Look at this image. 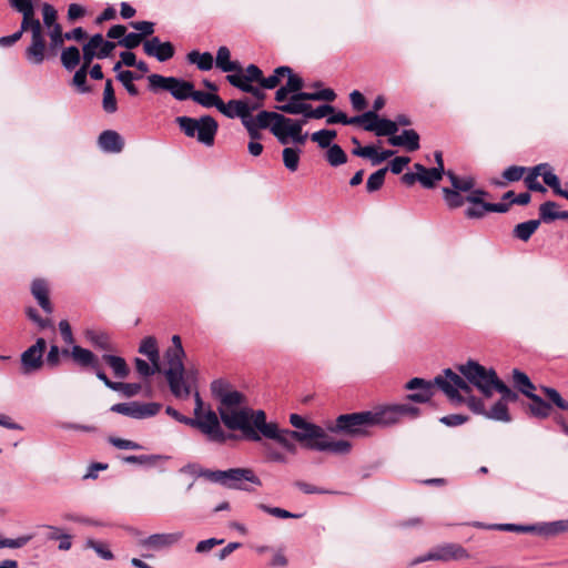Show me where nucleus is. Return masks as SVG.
<instances>
[{
	"mask_svg": "<svg viewBox=\"0 0 568 568\" xmlns=\"http://www.w3.org/2000/svg\"><path fill=\"white\" fill-rule=\"evenodd\" d=\"M211 392L219 399V413L227 429L240 430L243 437L251 442H260L265 437L283 447L294 439L291 429H280L276 423H267L265 412L248 407L245 396L233 389L225 381H213Z\"/></svg>",
	"mask_w": 568,
	"mask_h": 568,
	"instance_id": "obj_1",
	"label": "nucleus"
},
{
	"mask_svg": "<svg viewBox=\"0 0 568 568\" xmlns=\"http://www.w3.org/2000/svg\"><path fill=\"white\" fill-rule=\"evenodd\" d=\"M434 386H437L454 404L464 402L460 392L471 393V387L468 386L459 374L450 368H446L433 381H426L420 377H414L408 381L405 388L417 392L407 395V399L419 404L428 403L434 396Z\"/></svg>",
	"mask_w": 568,
	"mask_h": 568,
	"instance_id": "obj_2",
	"label": "nucleus"
},
{
	"mask_svg": "<svg viewBox=\"0 0 568 568\" xmlns=\"http://www.w3.org/2000/svg\"><path fill=\"white\" fill-rule=\"evenodd\" d=\"M185 353L179 335H173L172 346L165 352L168 368L164 376L175 398L186 399L196 387V371L186 369L183 365Z\"/></svg>",
	"mask_w": 568,
	"mask_h": 568,
	"instance_id": "obj_3",
	"label": "nucleus"
},
{
	"mask_svg": "<svg viewBox=\"0 0 568 568\" xmlns=\"http://www.w3.org/2000/svg\"><path fill=\"white\" fill-rule=\"evenodd\" d=\"M292 437L307 449L329 452L335 455H346L352 449L347 440H334L324 428L313 423H305L300 429L292 430Z\"/></svg>",
	"mask_w": 568,
	"mask_h": 568,
	"instance_id": "obj_4",
	"label": "nucleus"
},
{
	"mask_svg": "<svg viewBox=\"0 0 568 568\" xmlns=\"http://www.w3.org/2000/svg\"><path fill=\"white\" fill-rule=\"evenodd\" d=\"M197 476L204 477L229 489L251 491L247 483L262 486V480L251 468H230L226 470L200 469Z\"/></svg>",
	"mask_w": 568,
	"mask_h": 568,
	"instance_id": "obj_5",
	"label": "nucleus"
},
{
	"mask_svg": "<svg viewBox=\"0 0 568 568\" xmlns=\"http://www.w3.org/2000/svg\"><path fill=\"white\" fill-rule=\"evenodd\" d=\"M194 397V417L192 419H200L202 423L209 425L210 430L205 427L197 428L203 435L206 436L207 440L217 444H225L229 439L233 438L232 434L225 433L221 426V415L213 410L210 406L205 409L202 397L197 390V386L190 394Z\"/></svg>",
	"mask_w": 568,
	"mask_h": 568,
	"instance_id": "obj_6",
	"label": "nucleus"
},
{
	"mask_svg": "<svg viewBox=\"0 0 568 568\" xmlns=\"http://www.w3.org/2000/svg\"><path fill=\"white\" fill-rule=\"evenodd\" d=\"M457 368L469 387L475 386L485 397L493 395L494 386L499 378L494 368H487L473 359L458 365Z\"/></svg>",
	"mask_w": 568,
	"mask_h": 568,
	"instance_id": "obj_7",
	"label": "nucleus"
},
{
	"mask_svg": "<svg viewBox=\"0 0 568 568\" xmlns=\"http://www.w3.org/2000/svg\"><path fill=\"white\" fill-rule=\"evenodd\" d=\"M148 81L150 91H166L178 101H185L190 99L194 88V84L190 81L176 77H164L156 73L150 74L148 77Z\"/></svg>",
	"mask_w": 568,
	"mask_h": 568,
	"instance_id": "obj_8",
	"label": "nucleus"
},
{
	"mask_svg": "<svg viewBox=\"0 0 568 568\" xmlns=\"http://www.w3.org/2000/svg\"><path fill=\"white\" fill-rule=\"evenodd\" d=\"M369 427H372V419L371 412L367 410L339 415L336 418L335 424L328 427V430L351 436H361L366 434V430Z\"/></svg>",
	"mask_w": 568,
	"mask_h": 568,
	"instance_id": "obj_9",
	"label": "nucleus"
},
{
	"mask_svg": "<svg viewBox=\"0 0 568 568\" xmlns=\"http://www.w3.org/2000/svg\"><path fill=\"white\" fill-rule=\"evenodd\" d=\"M30 26L28 30L31 32V42L26 48L24 57L30 64L40 65L45 60L47 43L42 24L36 18V13L29 19Z\"/></svg>",
	"mask_w": 568,
	"mask_h": 568,
	"instance_id": "obj_10",
	"label": "nucleus"
},
{
	"mask_svg": "<svg viewBox=\"0 0 568 568\" xmlns=\"http://www.w3.org/2000/svg\"><path fill=\"white\" fill-rule=\"evenodd\" d=\"M47 348V342L44 338L39 337L36 343L29 346L20 356L21 373L23 375H30L39 372L43 365V355Z\"/></svg>",
	"mask_w": 568,
	"mask_h": 568,
	"instance_id": "obj_11",
	"label": "nucleus"
},
{
	"mask_svg": "<svg viewBox=\"0 0 568 568\" xmlns=\"http://www.w3.org/2000/svg\"><path fill=\"white\" fill-rule=\"evenodd\" d=\"M159 403H118L110 407V410L135 419H144L155 416L161 410Z\"/></svg>",
	"mask_w": 568,
	"mask_h": 568,
	"instance_id": "obj_12",
	"label": "nucleus"
},
{
	"mask_svg": "<svg viewBox=\"0 0 568 568\" xmlns=\"http://www.w3.org/2000/svg\"><path fill=\"white\" fill-rule=\"evenodd\" d=\"M10 6L22 14V21L20 29L6 37L0 38V47H10L17 41H19L24 31H28V27L30 26L29 19H31V14H34V6L32 0H8Z\"/></svg>",
	"mask_w": 568,
	"mask_h": 568,
	"instance_id": "obj_13",
	"label": "nucleus"
},
{
	"mask_svg": "<svg viewBox=\"0 0 568 568\" xmlns=\"http://www.w3.org/2000/svg\"><path fill=\"white\" fill-rule=\"evenodd\" d=\"M115 43L103 39L102 34L97 33L83 45V64L89 69L94 57L105 59L114 50Z\"/></svg>",
	"mask_w": 568,
	"mask_h": 568,
	"instance_id": "obj_14",
	"label": "nucleus"
},
{
	"mask_svg": "<svg viewBox=\"0 0 568 568\" xmlns=\"http://www.w3.org/2000/svg\"><path fill=\"white\" fill-rule=\"evenodd\" d=\"M288 121L287 118L278 112L261 111L255 118L253 123L260 129H270L274 136L280 143H284L285 140L281 131V124Z\"/></svg>",
	"mask_w": 568,
	"mask_h": 568,
	"instance_id": "obj_15",
	"label": "nucleus"
},
{
	"mask_svg": "<svg viewBox=\"0 0 568 568\" xmlns=\"http://www.w3.org/2000/svg\"><path fill=\"white\" fill-rule=\"evenodd\" d=\"M258 108H261L260 103L248 104L246 100H230L227 103L223 102L219 111L230 119L239 118L243 123Z\"/></svg>",
	"mask_w": 568,
	"mask_h": 568,
	"instance_id": "obj_16",
	"label": "nucleus"
},
{
	"mask_svg": "<svg viewBox=\"0 0 568 568\" xmlns=\"http://www.w3.org/2000/svg\"><path fill=\"white\" fill-rule=\"evenodd\" d=\"M143 51L146 55L155 58L160 62H165L173 58L175 53L174 45L170 42H161L159 37H152L143 42Z\"/></svg>",
	"mask_w": 568,
	"mask_h": 568,
	"instance_id": "obj_17",
	"label": "nucleus"
},
{
	"mask_svg": "<svg viewBox=\"0 0 568 568\" xmlns=\"http://www.w3.org/2000/svg\"><path fill=\"white\" fill-rule=\"evenodd\" d=\"M433 558L438 561L469 559L470 554L466 548L456 542H446L433 548Z\"/></svg>",
	"mask_w": 568,
	"mask_h": 568,
	"instance_id": "obj_18",
	"label": "nucleus"
},
{
	"mask_svg": "<svg viewBox=\"0 0 568 568\" xmlns=\"http://www.w3.org/2000/svg\"><path fill=\"white\" fill-rule=\"evenodd\" d=\"M287 120L288 121L281 124L282 138L285 140L283 144H287L290 138L296 144H304L307 139V133L303 134L302 128L306 123V120H293L291 118H287Z\"/></svg>",
	"mask_w": 568,
	"mask_h": 568,
	"instance_id": "obj_19",
	"label": "nucleus"
},
{
	"mask_svg": "<svg viewBox=\"0 0 568 568\" xmlns=\"http://www.w3.org/2000/svg\"><path fill=\"white\" fill-rule=\"evenodd\" d=\"M303 95H308V92H300L295 94H291L288 101L286 103L276 105L275 109L292 115L307 113L310 105L306 101H311L310 98H303Z\"/></svg>",
	"mask_w": 568,
	"mask_h": 568,
	"instance_id": "obj_20",
	"label": "nucleus"
},
{
	"mask_svg": "<svg viewBox=\"0 0 568 568\" xmlns=\"http://www.w3.org/2000/svg\"><path fill=\"white\" fill-rule=\"evenodd\" d=\"M183 538L182 531L168 534H153L142 541L144 547L153 550H160L178 544Z\"/></svg>",
	"mask_w": 568,
	"mask_h": 568,
	"instance_id": "obj_21",
	"label": "nucleus"
},
{
	"mask_svg": "<svg viewBox=\"0 0 568 568\" xmlns=\"http://www.w3.org/2000/svg\"><path fill=\"white\" fill-rule=\"evenodd\" d=\"M216 131L217 122L212 116L204 115L199 119V129H196L195 136L199 142L211 146L214 143Z\"/></svg>",
	"mask_w": 568,
	"mask_h": 568,
	"instance_id": "obj_22",
	"label": "nucleus"
},
{
	"mask_svg": "<svg viewBox=\"0 0 568 568\" xmlns=\"http://www.w3.org/2000/svg\"><path fill=\"white\" fill-rule=\"evenodd\" d=\"M303 79L300 75L295 74L291 69V73L287 74V81L285 85H282L276 90L274 99L275 101L282 103L286 101L288 94L303 92Z\"/></svg>",
	"mask_w": 568,
	"mask_h": 568,
	"instance_id": "obj_23",
	"label": "nucleus"
},
{
	"mask_svg": "<svg viewBox=\"0 0 568 568\" xmlns=\"http://www.w3.org/2000/svg\"><path fill=\"white\" fill-rule=\"evenodd\" d=\"M399 410L396 405L386 406L376 412H371L372 426H390L399 419Z\"/></svg>",
	"mask_w": 568,
	"mask_h": 568,
	"instance_id": "obj_24",
	"label": "nucleus"
},
{
	"mask_svg": "<svg viewBox=\"0 0 568 568\" xmlns=\"http://www.w3.org/2000/svg\"><path fill=\"white\" fill-rule=\"evenodd\" d=\"M388 143L393 146H404L413 152L419 149V135L415 130H403L399 135L388 138Z\"/></svg>",
	"mask_w": 568,
	"mask_h": 568,
	"instance_id": "obj_25",
	"label": "nucleus"
},
{
	"mask_svg": "<svg viewBox=\"0 0 568 568\" xmlns=\"http://www.w3.org/2000/svg\"><path fill=\"white\" fill-rule=\"evenodd\" d=\"M31 293L37 300L40 307L48 314L53 312V307L49 300V288L48 284L42 278H37L32 282Z\"/></svg>",
	"mask_w": 568,
	"mask_h": 568,
	"instance_id": "obj_26",
	"label": "nucleus"
},
{
	"mask_svg": "<svg viewBox=\"0 0 568 568\" xmlns=\"http://www.w3.org/2000/svg\"><path fill=\"white\" fill-rule=\"evenodd\" d=\"M99 146L104 152L119 153L123 149L122 136L112 130L103 131L99 136Z\"/></svg>",
	"mask_w": 568,
	"mask_h": 568,
	"instance_id": "obj_27",
	"label": "nucleus"
},
{
	"mask_svg": "<svg viewBox=\"0 0 568 568\" xmlns=\"http://www.w3.org/2000/svg\"><path fill=\"white\" fill-rule=\"evenodd\" d=\"M215 64L222 72L230 74L232 72H242L241 63L231 60V51L224 45L220 47L216 51Z\"/></svg>",
	"mask_w": 568,
	"mask_h": 568,
	"instance_id": "obj_28",
	"label": "nucleus"
},
{
	"mask_svg": "<svg viewBox=\"0 0 568 568\" xmlns=\"http://www.w3.org/2000/svg\"><path fill=\"white\" fill-rule=\"evenodd\" d=\"M413 168L415 171H418V182L426 189L434 187L435 183L444 176V174L439 173V169H427L420 163H415Z\"/></svg>",
	"mask_w": 568,
	"mask_h": 568,
	"instance_id": "obj_29",
	"label": "nucleus"
},
{
	"mask_svg": "<svg viewBox=\"0 0 568 568\" xmlns=\"http://www.w3.org/2000/svg\"><path fill=\"white\" fill-rule=\"evenodd\" d=\"M70 355L81 367H90L92 369L99 363L98 357L90 349L79 345L72 347Z\"/></svg>",
	"mask_w": 568,
	"mask_h": 568,
	"instance_id": "obj_30",
	"label": "nucleus"
},
{
	"mask_svg": "<svg viewBox=\"0 0 568 568\" xmlns=\"http://www.w3.org/2000/svg\"><path fill=\"white\" fill-rule=\"evenodd\" d=\"M531 404H529L528 409L530 414L536 418H547L551 413V405L545 402L539 395L531 393L527 396Z\"/></svg>",
	"mask_w": 568,
	"mask_h": 568,
	"instance_id": "obj_31",
	"label": "nucleus"
},
{
	"mask_svg": "<svg viewBox=\"0 0 568 568\" xmlns=\"http://www.w3.org/2000/svg\"><path fill=\"white\" fill-rule=\"evenodd\" d=\"M102 359L111 367L115 377L123 379L129 376L130 368L124 358L116 355L104 354Z\"/></svg>",
	"mask_w": 568,
	"mask_h": 568,
	"instance_id": "obj_32",
	"label": "nucleus"
},
{
	"mask_svg": "<svg viewBox=\"0 0 568 568\" xmlns=\"http://www.w3.org/2000/svg\"><path fill=\"white\" fill-rule=\"evenodd\" d=\"M226 80L231 85L237 88L242 92L250 93L254 99L257 100L256 103H260L262 105V102L266 97V94L262 90L263 88H258L250 83H244L235 77H226Z\"/></svg>",
	"mask_w": 568,
	"mask_h": 568,
	"instance_id": "obj_33",
	"label": "nucleus"
},
{
	"mask_svg": "<svg viewBox=\"0 0 568 568\" xmlns=\"http://www.w3.org/2000/svg\"><path fill=\"white\" fill-rule=\"evenodd\" d=\"M446 176L450 181L452 189L458 192H469L476 184V180L471 175L458 176L452 170H448Z\"/></svg>",
	"mask_w": 568,
	"mask_h": 568,
	"instance_id": "obj_34",
	"label": "nucleus"
},
{
	"mask_svg": "<svg viewBox=\"0 0 568 568\" xmlns=\"http://www.w3.org/2000/svg\"><path fill=\"white\" fill-rule=\"evenodd\" d=\"M190 99L204 108L215 106L217 110H220V106L223 105V101L219 95L200 90L193 89Z\"/></svg>",
	"mask_w": 568,
	"mask_h": 568,
	"instance_id": "obj_35",
	"label": "nucleus"
},
{
	"mask_svg": "<svg viewBox=\"0 0 568 568\" xmlns=\"http://www.w3.org/2000/svg\"><path fill=\"white\" fill-rule=\"evenodd\" d=\"M549 169L548 163H540L531 168L525 178V183L530 191L545 193L546 187L537 181V178L541 174V170Z\"/></svg>",
	"mask_w": 568,
	"mask_h": 568,
	"instance_id": "obj_36",
	"label": "nucleus"
},
{
	"mask_svg": "<svg viewBox=\"0 0 568 568\" xmlns=\"http://www.w3.org/2000/svg\"><path fill=\"white\" fill-rule=\"evenodd\" d=\"M186 59L189 63L196 64L201 71H209L213 68L214 59L210 52H199L193 50L187 53Z\"/></svg>",
	"mask_w": 568,
	"mask_h": 568,
	"instance_id": "obj_37",
	"label": "nucleus"
},
{
	"mask_svg": "<svg viewBox=\"0 0 568 568\" xmlns=\"http://www.w3.org/2000/svg\"><path fill=\"white\" fill-rule=\"evenodd\" d=\"M485 417L496 422L509 423L511 416L508 406L504 400H497L489 410L485 413Z\"/></svg>",
	"mask_w": 568,
	"mask_h": 568,
	"instance_id": "obj_38",
	"label": "nucleus"
},
{
	"mask_svg": "<svg viewBox=\"0 0 568 568\" xmlns=\"http://www.w3.org/2000/svg\"><path fill=\"white\" fill-rule=\"evenodd\" d=\"M226 77H235V78L240 79V81H242L244 83H250V84H252L253 82H257L261 85L262 80H263V72L257 65L248 64L245 69V73H243V71L235 72V73L227 74Z\"/></svg>",
	"mask_w": 568,
	"mask_h": 568,
	"instance_id": "obj_39",
	"label": "nucleus"
},
{
	"mask_svg": "<svg viewBox=\"0 0 568 568\" xmlns=\"http://www.w3.org/2000/svg\"><path fill=\"white\" fill-rule=\"evenodd\" d=\"M513 383L514 386L525 396L534 393L536 386L531 383L530 378L524 372L515 368L513 371Z\"/></svg>",
	"mask_w": 568,
	"mask_h": 568,
	"instance_id": "obj_40",
	"label": "nucleus"
},
{
	"mask_svg": "<svg viewBox=\"0 0 568 568\" xmlns=\"http://www.w3.org/2000/svg\"><path fill=\"white\" fill-rule=\"evenodd\" d=\"M540 225V220H529L515 226L514 236L527 242Z\"/></svg>",
	"mask_w": 568,
	"mask_h": 568,
	"instance_id": "obj_41",
	"label": "nucleus"
},
{
	"mask_svg": "<svg viewBox=\"0 0 568 568\" xmlns=\"http://www.w3.org/2000/svg\"><path fill=\"white\" fill-rule=\"evenodd\" d=\"M102 109L104 112H106L109 114L115 113L118 111L115 93H114L112 81L110 79L106 80L105 85H104Z\"/></svg>",
	"mask_w": 568,
	"mask_h": 568,
	"instance_id": "obj_42",
	"label": "nucleus"
},
{
	"mask_svg": "<svg viewBox=\"0 0 568 568\" xmlns=\"http://www.w3.org/2000/svg\"><path fill=\"white\" fill-rule=\"evenodd\" d=\"M80 51L74 45L65 48L61 53L62 65L69 71L75 69V67L80 63Z\"/></svg>",
	"mask_w": 568,
	"mask_h": 568,
	"instance_id": "obj_43",
	"label": "nucleus"
},
{
	"mask_svg": "<svg viewBox=\"0 0 568 568\" xmlns=\"http://www.w3.org/2000/svg\"><path fill=\"white\" fill-rule=\"evenodd\" d=\"M489 528L504 530V531H514V532H535L540 535V524L535 525H517V524H496L489 526Z\"/></svg>",
	"mask_w": 568,
	"mask_h": 568,
	"instance_id": "obj_44",
	"label": "nucleus"
},
{
	"mask_svg": "<svg viewBox=\"0 0 568 568\" xmlns=\"http://www.w3.org/2000/svg\"><path fill=\"white\" fill-rule=\"evenodd\" d=\"M566 531H568V519L540 524L541 536H556Z\"/></svg>",
	"mask_w": 568,
	"mask_h": 568,
	"instance_id": "obj_45",
	"label": "nucleus"
},
{
	"mask_svg": "<svg viewBox=\"0 0 568 568\" xmlns=\"http://www.w3.org/2000/svg\"><path fill=\"white\" fill-rule=\"evenodd\" d=\"M284 166L290 172H295L298 169L301 150L297 148H285L282 152Z\"/></svg>",
	"mask_w": 568,
	"mask_h": 568,
	"instance_id": "obj_46",
	"label": "nucleus"
},
{
	"mask_svg": "<svg viewBox=\"0 0 568 568\" xmlns=\"http://www.w3.org/2000/svg\"><path fill=\"white\" fill-rule=\"evenodd\" d=\"M165 413L169 416H171L172 418H174L176 422L181 423V424L191 426V427L196 428V429L205 427V428H207L210 430L209 425L202 423V420H200V419H192V417H186V416L182 415L181 413H179L172 406H168L165 408Z\"/></svg>",
	"mask_w": 568,
	"mask_h": 568,
	"instance_id": "obj_47",
	"label": "nucleus"
},
{
	"mask_svg": "<svg viewBox=\"0 0 568 568\" xmlns=\"http://www.w3.org/2000/svg\"><path fill=\"white\" fill-rule=\"evenodd\" d=\"M460 193L454 189L443 187L444 201L449 209H457L464 205L466 196L464 197Z\"/></svg>",
	"mask_w": 568,
	"mask_h": 568,
	"instance_id": "obj_48",
	"label": "nucleus"
},
{
	"mask_svg": "<svg viewBox=\"0 0 568 568\" xmlns=\"http://www.w3.org/2000/svg\"><path fill=\"white\" fill-rule=\"evenodd\" d=\"M326 160L332 166H338L347 161V155L338 144H333L326 152Z\"/></svg>",
	"mask_w": 568,
	"mask_h": 568,
	"instance_id": "obj_49",
	"label": "nucleus"
},
{
	"mask_svg": "<svg viewBox=\"0 0 568 568\" xmlns=\"http://www.w3.org/2000/svg\"><path fill=\"white\" fill-rule=\"evenodd\" d=\"M387 171H388L387 166L382 168L368 176L367 182H366L367 192H369V193L376 192L383 186Z\"/></svg>",
	"mask_w": 568,
	"mask_h": 568,
	"instance_id": "obj_50",
	"label": "nucleus"
},
{
	"mask_svg": "<svg viewBox=\"0 0 568 568\" xmlns=\"http://www.w3.org/2000/svg\"><path fill=\"white\" fill-rule=\"evenodd\" d=\"M162 457L160 455H130L123 458L124 463L145 467H154Z\"/></svg>",
	"mask_w": 568,
	"mask_h": 568,
	"instance_id": "obj_51",
	"label": "nucleus"
},
{
	"mask_svg": "<svg viewBox=\"0 0 568 568\" xmlns=\"http://www.w3.org/2000/svg\"><path fill=\"white\" fill-rule=\"evenodd\" d=\"M376 130L374 133L377 136H393L397 132V123L393 122V120L379 118L377 120Z\"/></svg>",
	"mask_w": 568,
	"mask_h": 568,
	"instance_id": "obj_52",
	"label": "nucleus"
},
{
	"mask_svg": "<svg viewBox=\"0 0 568 568\" xmlns=\"http://www.w3.org/2000/svg\"><path fill=\"white\" fill-rule=\"evenodd\" d=\"M557 207L558 205L551 201L542 203L539 207L540 221L549 223L557 220V215L559 214Z\"/></svg>",
	"mask_w": 568,
	"mask_h": 568,
	"instance_id": "obj_53",
	"label": "nucleus"
},
{
	"mask_svg": "<svg viewBox=\"0 0 568 568\" xmlns=\"http://www.w3.org/2000/svg\"><path fill=\"white\" fill-rule=\"evenodd\" d=\"M139 352L145 355L148 358H156L158 355H160L156 339L153 336L143 338L140 344Z\"/></svg>",
	"mask_w": 568,
	"mask_h": 568,
	"instance_id": "obj_54",
	"label": "nucleus"
},
{
	"mask_svg": "<svg viewBox=\"0 0 568 568\" xmlns=\"http://www.w3.org/2000/svg\"><path fill=\"white\" fill-rule=\"evenodd\" d=\"M335 138L336 131L334 130H320L312 134V140L322 149L329 148Z\"/></svg>",
	"mask_w": 568,
	"mask_h": 568,
	"instance_id": "obj_55",
	"label": "nucleus"
},
{
	"mask_svg": "<svg viewBox=\"0 0 568 568\" xmlns=\"http://www.w3.org/2000/svg\"><path fill=\"white\" fill-rule=\"evenodd\" d=\"M116 79L122 83L128 93L132 97H136L139 94V89L135 84H133V72L130 70L120 71L116 74Z\"/></svg>",
	"mask_w": 568,
	"mask_h": 568,
	"instance_id": "obj_56",
	"label": "nucleus"
},
{
	"mask_svg": "<svg viewBox=\"0 0 568 568\" xmlns=\"http://www.w3.org/2000/svg\"><path fill=\"white\" fill-rule=\"evenodd\" d=\"M176 122L180 129L190 138H194L196 129H199V120L189 116H179Z\"/></svg>",
	"mask_w": 568,
	"mask_h": 568,
	"instance_id": "obj_57",
	"label": "nucleus"
},
{
	"mask_svg": "<svg viewBox=\"0 0 568 568\" xmlns=\"http://www.w3.org/2000/svg\"><path fill=\"white\" fill-rule=\"evenodd\" d=\"M85 547L93 549L97 552V555L104 560H111L114 557L112 551L106 547L105 544L97 541L94 539H87Z\"/></svg>",
	"mask_w": 568,
	"mask_h": 568,
	"instance_id": "obj_58",
	"label": "nucleus"
},
{
	"mask_svg": "<svg viewBox=\"0 0 568 568\" xmlns=\"http://www.w3.org/2000/svg\"><path fill=\"white\" fill-rule=\"evenodd\" d=\"M257 507L262 511H264L266 514H270V515H272L274 517L282 518V519L301 518L302 517V514H293V513H290L288 510L283 509V508L271 507V506H267L265 504H260Z\"/></svg>",
	"mask_w": 568,
	"mask_h": 568,
	"instance_id": "obj_59",
	"label": "nucleus"
},
{
	"mask_svg": "<svg viewBox=\"0 0 568 568\" xmlns=\"http://www.w3.org/2000/svg\"><path fill=\"white\" fill-rule=\"evenodd\" d=\"M87 65H81V68L75 71L72 79L73 85L77 87L78 91L81 93H87L90 91V88L87 85Z\"/></svg>",
	"mask_w": 568,
	"mask_h": 568,
	"instance_id": "obj_60",
	"label": "nucleus"
},
{
	"mask_svg": "<svg viewBox=\"0 0 568 568\" xmlns=\"http://www.w3.org/2000/svg\"><path fill=\"white\" fill-rule=\"evenodd\" d=\"M87 337L91 341V343L101 349L108 351L111 348L110 338L105 333H98L89 331L87 333Z\"/></svg>",
	"mask_w": 568,
	"mask_h": 568,
	"instance_id": "obj_61",
	"label": "nucleus"
},
{
	"mask_svg": "<svg viewBox=\"0 0 568 568\" xmlns=\"http://www.w3.org/2000/svg\"><path fill=\"white\" fill-rule=\"evenodd\" d=\"M303 98H310L311 101L333 102L336 99V93L333 89L325 88L314 92H308V95H303Z\"/></svg>",
	"mask_w": 568,
	"mask_h": 568,
	"instance_id": "obj_62",
	"label": "nucleus"
},
{
	"mask_svg": "<svg viewBox=\"0 0 568 568\" xmlns=\"http://www.w3.org/2000/svg\"><path fill=\"white\" fill-rule=\"evenodd\" d=\"M494 390H497L501 394V398L499 400L507 402H516L518 399L517 393L511 390L501 379H497V383L494 386Z\"/></svg>",
	"mask_w": 568,
	"mask_h": 568,
	"instance_id": "obj_63",
	"label": "nucleus"
},
{
	"mask_svg": "<svg viewBox=\"0 0 568 568\" xmlns=\"http://www.w3.org/2000/svg\"><path fill=\"white\" fill-rule=\"evenodd\" d=\"M541 390L545 393L547 398L554 403L560 409H568V402L565 400L561 395L551 387H541Z\"/></svg>",
	"mask_w": 568,
	"mask_h": 568,
	"instance_id": "obj_64",
	"label": "nucleus"
}]
</instances>
